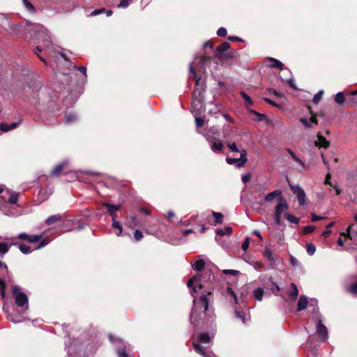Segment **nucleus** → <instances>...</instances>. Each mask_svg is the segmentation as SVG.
Returning a JSON list of instances; mask_svg holds the SVG:
<instances>
[{"mask_svg": "<svg viewBox=\"0 0 357 357\" xmlns=\"http://www.w3.org/2000/svg\"><path fill=\"white\" fill-rule=\"evenodd\" d=\"M213 296V287L208 291L205 290V294L202 295L197 301L194 299V305L197 306L192 308L190 321L191 324L196 328H199L203 324V315L209 310L210 297Z\"/></svg>", "mask_w": 357, "mask_h": 357, "instance_id": "1", "label": "nucleus"}, {"mask_svg": "<svg viewBox=\"0 0 357 357\" xmlns=\"http://www.w3.org/2000/svg\"><path fill=\"white\" fill-rule=\"evenodd\" d=\"M214 280L215 276L212 271L207 270L204 275L197 274L192 277L188 281L187 286L188 288H192V291L196 293L197 292V288L199 289H204L205 288L204 282H207L208 283V287L205 290L208 291L211 287H213V289H214L213 285Z\"/></svg>", "mask_w": 357, "mask_h": 357, "instance_id": "2", "label": "nucleus"}, {"mask_svg": "<svg viewBox=\"0 0 357 357\" xmlns=\"http://www.w3.org/2000/svg\"><path fill=\"white\" fill-rule=\"evenodd\" d=\"M227 146L230 149L231 152H239L241 155L238 158H233L227 157L226 162L229 165L236 164V167L241 168L245 165L247 162V151L245 149L239 150L235 142H227Z\"/></svg>", "mask_w": 357, "mask_h": 357, "instance_id": "3", "label": "nucleus"}, {"mask_svg": "<svg viewBox=\"0 0 357 357\" xmlns=\"http://www.w3.org/2000/svg\"><path fill=\"white\" fill-rule=\"evenodd\" d=\"M17 238L22 241H26L29 243H35L39 242V244L36 248L37 250L45 247L49 243V240L47 238H43V234L36 235L28 234L26 233H20L18 234Z\"/></svg>", "mask_w": 357, "mask_h": 357, "instance_id": "4", "label": "nucleus"}, {"mask_svg": "<svg viewBox=\"0 0 357 357\" xmlns=\"http://www.w3.org/2000/svg\"><path fill=\"white\" fill-rule=\"evenodd\" d=\"M231 47L228 42H224L219 45L215 50V57L220 59H232L234 54L232 52H226Z\"/></svg>", "mask_w": 357, "mask_h": 357, "instance_id": "5", "label": "nucleus"}, {"mask_svg": "<svg viewBox=\"0 0 357 357\" xmlns=\"http://www.w3.org/2000/svg\"><path fill=\"white\" fill-rule=\"evenodd\" d=\"M12 294L15 298L16 305L18 307H23L28 304L27 296L21 291L20 288L18 286H12Z\"/></svg>", "mask_w": 357, "mask_h": 357, "instance_id": "6", "label": "nucleus"}, {"mask_svg": "<svg viewBox=\"0 0 357 357\" xmlns=\"http://www.w3.org/2000/svg\"><path fill=\"white\" fill-rule=\"evenodd\" d=\"M71 172L70 169L68 162L63 161L58 165H56L51 171L50 176L52 177H57L61 176V174H67Z\"/></svg>", "mask_w": 357, "mask_h": 357, "instance_id": "7", "label": "nucleus"}, {"mask_svg": "<svg viewBox=\"0 0 357 357\" xmlns=\"http://www.w3.org/2000/svg\"><path fill=\"white\" fill-rule=\"evenodd\" d=\"M288 182L291 190L296 195L299 206L305 205L306 195L305 191L298 185H293L290 183L289 181Z\"/></svg>", "mask_w": 357, "mask_h": 357, "instance_id": "8", "label": "nucleus"}, {"mask_svg": "<svg viewBox=\"0 0 357 357\" xmlns=\"http://www.w3.org/2000/svg\"><path fill=\"white\" fill-rule=\"evenodd\" d=\"M211 57L207 55L197 56L192 66L195 68L198 67L199 70H205L206 66L209 64L211 61Z\"/></svg>", "mask_w": 357, "mask_h": 357, "instance_id": "9", "label": "nucleus"}, {"mask_svg": "<svg viewBox=\"0 0 357 357\" xmlns=\"http://www.w3.org/2000/svg\"><path fill=\"white\" fill-rule=\"evenodd\" d=\"M316 328L319 336L324 340H326L328 337V329L321 319L317 321Z\"/></svg>", "mask_w": 357, "mask_h": 357, "instance_id": "10", "label": "nucleus"}, {"mask_svg": "<svg viewBox=\"0 0 357 357\" xmlns=\"http://www.w3.org/2000/svg\"><path fill=\"white\" fill-rule=\"evenodd\" d=\"M278 201L280 203L276 206L275 208V213L282 215V213L289 208V206L284 198L280 197Z\"/></svg>", "mask_w": 357, "mask_h": 357, "instance_id": "11", "label": "nucleus"}, {"mask_svg": "<svg viewBox=\"0 0 357 357\" xmlns=\"http://www.w3.org/2000/svg\"><path fill=\"white\" fill-rule=\"evenodd\" d=\"M347 98V107H352L357 105V90L349 93Z\"/></svg>", "mask_w": 357, "mask_h": 357, "instance_id": "12", "label": "nucleus"}, {"mask_svg": "<svg viewBox=\"0 0 357 357\" xmlns=\"http://www.w3.org/2000/svg\"><path fill=\"white\" fill-rule=\"evenodd\" d=\"M317 141L315 142L316 146L319 148H324L327 149L330 146V142L328 141L324 136H322L320 133L317 135Z\"/></svg>", "mask_w": 357, "mask_h": 357, "instance_id": "13", "label": "nucleus"}, {"mask_svg": "<svg viewBox=\"0 0 357 357\" xmlns=\"http://www.w3.org/2000/svg\"><path fill=\"white\" fill-rule=\"evenodd\" d=\"M103 206L107 208V213L112 217V219L116 218V212L120 209L121 206L109 203H104Z\"/></svg>", "mask_w": 357, "mask_h": 357, "instance_id": "14", "label": "nucleus"}, {"mask_svg": "<svg viewBox=\"0 0 357 357\" xmlns=\"http://www.w3.org/2000/svg\"><path fill=\"white\" fill-rule=\"evenodd\" d=\"M282 192L281 190H275L273 192L266 195L264 197V201L266 202H271L277 197L279 199L280 197H282Z\"/></svg>", "mask_w": 357, "mask_h": 357, "instance_id": "15", "label": "nucleus"}, {"mask_svg": "<svg viewBox=\"0 0 357 357\" xmlns=\"http://www.w3.org/2000/svg\"><path fill=\"white\" fill-rule=\"evenodd\" d=\"M308 304L307 298L305 295H302L300 296L298 302V307H297V311H302L305 310Z\"/></svg>", "mask_w": 357, "mask_h": 357, "instance_id": "16", "label": "nucleus"}, {"mask_svg": "<svg viewBox=\"0 0 357 357\" xmlns=\"http://www.w3.org/2000/svg\"><path fill=\"white\" fill-rule=\"evenodd\" d=\"M206 263L204 259H199L197 260L192 266L195 271H202L205 268Z\"/></svg>", "mask_w": 357, "mask_h": 357, "instance_id": "17", "label": "nucleus"}, {"mask_svg": "<svg viewBox=\"0 0 357 357\" xmlns=\"http://www.w3.org/2000/svg\"><path fill=\"white\" fill-rule=\"evenodd\" d=\"M347 96L342 92H338L335 96V101L338 105H342L345 103L347 105Z\"/></svg>", "mask_w": 357, "mask_h": 357, "instance_id": "18", "label": "nucleus"}, {"mask_svg": "<svg viewBox=\"0 0 357 357\" xmlns=\"http://www.w3.org/2000/svg\"><path fill=\"white\" fill-rule=\"evenodd\" d=\"M269 61L271 62V64L270 65L271 68H278L280 70L284 69V64L278 59L271 57L269 58Z\"/></svg>", "mask_w": 357, "mask_h": 357, "instance_id": "19", "label": "nucleus"}, {"mask_svg": "<svg viewBox=\"0 0 357 357\" xmlns=\"http://www.w3.org/2000/svg\"><path fill=\"white\" fill-rule=\"evenodd\" d=\"M290 286L291 290L289 291V296H290L291 301H294L296 300L298 296V289L294 283H291Z\"/></svg>", "mask_w": 357, "mask_h": 357, "instance_id": "20", "label": "nucleus"}, {"mask_svg": "<svg viewBox=\"0 0 357 357\" xmlns=\"http://www.w3.org/2000/svg\"><path fill=\"white\" fill-rule=\"evenodd\" d=\"M13 245L15 246H17L20 250L25 255L29 254L31 252V249L29 246L26 245L24 243H13Z\"/></svg>", "mask_w": 357, "mask_h": 357, "instance_id": "21", "label": "nucleus"}, {"mask_svg": "<svg viewBox=\"0 0 357 357\" xmlns=\"http://www.w3.org/2000/svg\"><path fill=\"white\" fill-rule=\"evenodd\" d=\"M189 70H190V77L193 79L195 80L196 86H197L199 84L201 77H198V76L196 73V70H195V67L192 66V64L190 65Z\"/></svg>", "mask_w": 357, "mask_h": 357, "instance_id": "22", "label": "nucleus"}, {"mask_svg": "<svg viewBox=\"0 0 357 357\" xmlns=\"http://www.w3.org/2000/svg\"><path fill=\"white\" fill-rule=\"evenodd\" d=\"M212 215L215 218L214 225H220L223 222L224 215L222 213L212 211Z\"/></svg>", "mask_w": 357, "mask_h": 357, "instance_id": "23", "label": "nucleus"}, {"mask_svg": "<svg viewBox=\"0 0 357 357\" xmlns=\"http://www.w3.org/2000/svg\"><path fill=\"white\" fill-rule=\"evenodd\" d=\"M61 219V215L60 214L50 215L45 220V224L47 225H52V224L55 223L56 222L59 221Z\"/></svg>", "mask_w": 357, "mask_h": 357, "instance_id": "24", "label": "nucleus"}, {"mask_svg": "<svg viewBox=\"0 0 357 357\" xmlns=\"http://www.w3.org/2000/svg\"><path fill=\"white\" fill-rule=\"evenodd\" d=\"M223 147H224L223 144L219 139H216L215 141H214L211 145V149L214 152L221 151L222 150Z\"/></svg>", "mask_w": 357, "mask_h": 357, "instance_id": "25", "label": "nucleus"}, {"mask_svg": "<svg viewBox=\"0 0 357 357\" xmlns=\"http://www.w3.org/2000/svg\"><path fill=\"white\" fill-rule=\"evenodd\" d=\"M197 341L204 344H208L211 341V337H209L208 333H203L199 335Z\"/></svg>", "mask_w": 357, "mask_h": 357, "instance_id": "26", "label": "nucleus"}, {"mask_svg": "<svg viewBox=\"0 0 357 357\" xmlns=\"http://www.w3.org/2000/svg\"><path fill=\"white\" fill-rule=\"evenodd\" d=\"M232 228L231 227H225V229H218L215 231V233L220 236H222L224 235H230L231 233H232Z\"/></svg>", "mask_w": 357, "mask_h": 357, "instance_id": "27", "label": "nucleus"}, {"mask_svg": "<svg viewBox=\"0 0 357 357\" xmlns=\"http://www.w3.org/2000/svg\"><path fill=\"white\" fill-rule=\"evenodd\" d=\"M264 289L261 287L256 288L254 290V297L256 300L261 301L264 296Z\"/></svg>", "mask_w": 357, "mask_h": 357, "instance_id": "28", "label": "nucleus"}, {"mask_svg": "<svg viewBox=\"0 0 357 357\" xmlns=\"http://www.w3.org/2000/svg\"><path fill=\"white\" fill-rule=\"evenodd\" d=\"M192 346H193L195 351L197 353H198L202 356H205V354H206L205 348L204 347H202L200 344H199L197 342H193Z\"/></svg>", "mask_w": 357, "mask_h": 357, "instance_id": "29", "label": "nucleus"}, {"mask_svg": "<svg viewBox=\"0 0 357 357\" xmlns=\"http://www.w3.org/2000/svg\"><path fill=\"white\" fill-rule=\"evenodd\" d=\"M263 255L266 257L269 261L274 262V257L272 251L268 248H266L264 250Z\"/></svg>", "mask_w": 357, "mask_h": 357, "instance_id": "30", "label": "nucleus"}, {"mask_svg": "<svg viewBox=\"0 0 357 357\" xmlns=\"http://www.w3.org/2000/svg\"><path fill=\"white\" fill-rule=\"evenodd\" d=\"M284 217L287 218V220L289 222H290L291 223H294V224H297V225L299 223V221H300L299 218L289 213H285Z\"/></svg>", "mask_w": 357, "mask_h": 357, "instance_id": "31", "label": "nucleus"}, {"mask_svg": "<svg viewBox=\"0 0 357 357\" xmlns=\"http://www.w3.org/2000/svg\"><path fill=\"white\" fill-rule=\"evenodd\" d=\"M306 250L309 255L312 256L314 254L316 251V247L314 244L311 243H306Z\"/></svg>", "mask_w": 357, "mask_h": 357, "instance_id": "32", "label": "nucleus"}, {"mask_svg": "<svg viewBox=\"0 0 357 357\" xmlns=\"http://www.w3.org/2000/svg\"><path fill=\"white\" fill-rule=\"evenodd\" d=\"M19 194L17 192H12L10 194L8 201L9 203L15 204L18 201Z\"/></svg>", "mask_w": 357, "mask_h": 357, "instance_id": "33", "label": "nucleus"}, {"mask_svg": "<svg viewBox=\"0 0 357 357\" xmlns=\"http://www.w3.org/2000/svg\"><path fill=\"white\" fill-rule=\"evenodd\" d=\"M77 119V115L74 113L70 112L65 115V120L66 123L74 122Z\"/></svg>", "mask_w": 357, "mask_h": 357, "instance_id": "34", "label": "nucleus"}, {"mask_svg": "<svg viewBox=\"0 0 357 357\" xmlns=\"http://www.w3.org/2000/svg\"><path fill=\"white\" fill-rule=\"evenodd\" d=\"M286 151L289 153V155L291 156V158L294 159V160L295 162H296L301 165L303 164L302 160L296 156L295 153L291 149H290L289 148H287Z\"/></svg>", "mask_w": 357, "mask_h": 357, "instance_id": "35", "label": "nucleus"}, {"mask_svg": "<svg viewBox=\"0 0 357 357\" xmlns=\"http://www.w3.org/2000/svg\"><path fill=\"white\" fill-rule=\"evenodd\" d=\"M10 246L6 243H0V255H4L9 250Z\"/></svg>", "mask_w": 357, "mask_h": 357, "instance_id": "36", "label": "nucleus"}, {"mask_svg": "<svg viewBox=\"0 0 357 357\" xmlns=\"http://www.w3.org/2000/svg\"><path fill=\"white\" fill-rule=\"evenodd\" d=\"M241 95L243 97V98L244 99V100L246 102L247 106L252 105L253 102H252L250 97L245 92L241 91Z\"/></svg>", "mask_w": 357, "mask_h": 357, "instance_id": "37", "label": "nucleus"}, {"mask_svg": "<svg viewBox=\"0 0 357 357\" xmlns=\"http://www.w3.org/2000/svg\"><path fill=\"white\" fill-rule=\"evenodd\" d=\"M348 292L354 295L357 294V281L350 284L348 288Z\"/></svg>", "mask_w": 357, "mask_h": 357, "instance_id": "38", "label": "nucleus"}, {"mask_svg": "<svg viewBox=\"0 0 357 357\" xmlns=\"http://www.w3.org/2000/svg\"><path fill=\"white\" fill-rule=\"evenodd\" d=\"M6 282H1V284H0V296H1L2 299H4L6 298Z\"/></svg>", "mask_w": 357, "mask_h": 357, "instance_id": "39", "label": "nucleus"}, {"mask_svg": "<svg viewBox=\"0 0 357 357\" xmlns=\"http://www.w3.org/2000/svg\"><path fill=\"white\" fill-rule=\"evenodd\" d=\"M235 317L245 323V313L243 311H236Z\"/></svg>", "mask_w": 357, "mask_h": 357, "instance_id": "40", "label": "nucleus"}, {"mask_svg": "<svg viewBox=\"0 0 357 357\" xmlns=\"http://www.w3.org/2000/svg\"><path fill=\"white\" fill-rule=\"evenodd\" d=\"M112 220H113L112 227L114 228H115V229H119V234L117 235L119 236L122 233L123 228H122L121 224L119 223V222L116 221L115 220V218H114Z\"/></svg>", "mask_w": 357, "mask_h": 357, "instance_id": "41", "label": "nucleus"}, {"mask_svg": "<svg viewBox=\"0 0 357 357\" xmlns=\"http://www.w3.org/2000/svg\"><path fill=\"white\" fill-rule=\"evenodd\" d=\"M222 273L225 275H232L234 276L238 275L240 274V272L238 271L233 269H225L222 271Z\"/></svg>", "mask_w": 357, "mask_h": 357, "instance_id": "42", "label": "nucleus"}, {"mask_svg": "<svg viewBox=\"0 0 357 357\" xmlns=\"http://www.w3.org/2000/svg\"><path fill=\"white\" fill-rule=\"evenodd\" d=\"M315 230V227L312 225H307L303 228V234H309L312 233Z\"/></svg>", "mask_w": 357, "mask_h": 357, "instance_id": "43", "label": "nucleus"}, {"mask_svg": "<svg viewBox=\"0 0 357 357\" xmlns=\"http://www.w3.org/2000/svg\"><path fill=\"white\" fill-rule=\"evenodd\" d=\"M323 93H324L323 91H320L314 96L312 101L314 104L319 103V102L320 101V100L323 96Z\"/></svg>", "mask_w": 357, "mask_h": 357, "instance_id": "44", "label": "nucleus"}, {"mask_svg": "<svg viewBox=\"0 0 357 357\" xmlns=\"http://www.w3.org/2000/svg\"><path fill=\"white\" fill-rule=\"evenodd\" d=\"M227 34V31L225 27H220L217 31V35L219 37H225Z\"/></svg>", "mask_w": 357, "mask_h": 357, "instance_id": "45", "label": "nucleus"}, {"mask_svg": "<svg viewBox=\"0 0 357 357\" xmlns=\"http://www.w3.org/2000/svg\"><path fill=\"white\" fill-rule=\"evenodd\" d=\"M226 290H227V293L228 294H229L234 298V300L235 301L236 303H237V296L235 294V292L234 291V290L232 289V288L231 287H227Z\"/></svg>", "mask_w": 357, "mask_h": 357, "instance_id": "46", "label": "nucleus"}, {"mask_svg": "<svg viewBox=\"0 0 357 357\" xmlns=\"http://www.w3.org/2000/svg\"><path fill=\"white\" fill-rule=\"evenodd\" d=\"M143 234L141 231L139 230H135V231L134 232V238L137 241H139L140 240H142L143 238Z\"/></svg>", "mask_w": 357, "mask_h": 357, "instance_id": "47", "label": "nucleus"}, {"mask_svg": "<svg viewBox=\"0 0 357 357\" xmlns=\"http://www.w3.org/2000/svg\"><path fill=\"white\" fill-rule=\"evenodd\" d=\"M23 3L24 4V6H26V8L30 10V11H34L35 10V8L33 6V5L29 2V0H23Z\"/></svg>", "mask_w": 357, "mask_h": 357, "instance_id": "48", "label": "nucleus"}, {"mask_svg": "<svg viewBox=\"0 0 357 357\" xmlns=\"http://www.w3.org/2000/svg\"><path fill=\"white\" fill-rule=\"evenodd\" d=\"M42 49L40 46H37L35 49L34 52L38 55V57L40 59L41 61H43L45 64H47L46 60L41 56L38 54V52H41Z\"/></svg>", "mask_w": 357, "mask_h": 357, "instance_id": "49", "label": "nucleus"}, {"mask_svg": "<svg viewBox=\"0 0 357 357\" xmlns=\"http://www.w3.org/2000/svg\"><path fill=\"white\" fill-rule=\"evenodd\" d=\"M105 11H106L105 8L96 9L93 12L91 13L89 16H96L98 15L105 13Z\"/></svg>", "mask_w": 357, "mask_h": 357, "instance_id": "50", "label": "nucleus"}, {"mask_svg": "<svg viewBox=\"0 0 357 357\" xmlns=\"http://www.w3.org/2000/svg\"><path fill=\"white\" fill-rule=\"evenodd\" d=\"M250 245V238L246 237L244 242L242 243L241 248L244 251H246L249 247Z\"/></svg>", "mask_w": 357, "mask_h": 357, "instance_id": "51", "label": "nucleus"}, {"mask_svg": "<svg viewBox=\"0 0 357 357\" xmlns=\"http://www.w3.org/2000/svg\"><path fill=\"white\" fill-rule=\"evenodd\" d=\"M310 114L312 115V116L310 119V124L311 123H314L315 125H317L318 124V121L317 119V116H318V114H314L312 112H310Z\"/></svg>", "mask_w": 357, "mask_h": 357, "instance_id": "52", "label": "nucleus"}, {"mask_svg": "<svg viewBox=\"0 0 357 357\" xmlns=\"http://www.w3.org/2000/svg\"><path fill=\"white\" fill-rule=\"evenodd\" d=\"M195 123H196V126L197 128H201L204 126V120L202 118L196 117Z\"/></svg>", "mask_w": 357, "mask_h": 357, "instance_id": "53", "label": "nucleus"}, {"mask_svg": "<svg viewBox=\"0 0 357 357\" xmlns=\"http://www.w3.org/2000/svg\"><path fill=\"white\" fill-rule=\"evenodd\" d=\"M300 121H301V123H303V125L305 127L308 128H312V125L310 124V121H307L305 118H301Z\"/></svg>", "mask_w": 357, "mask_h": 357, "instance_id": "54", "label": "nucleus"}, {"mask_svg": "<svg viewBox=\"0 0 357 357\" xmlns=\"http://www.w3.org/2000/svg\"><path fill=\"white\" fill-rule=\"evenodd\" d=\"M311 218H311V221L312 222H317V221H319V220H324V219L326 218L324 217L317 215L314 213H312L311 214Z\"/></svg>", "mask_w": 357, "mask_h": 357, "instance_id": "55", "label": "nucleus"}, {"mask_svg": "<svg viewBox=\"0 0 357 357\" xmlns=\"http://www.w3.org/2000/svg\"><path fill=\"white\" fill-rule=\"evenodd\" d=\"M0 129L3 132H8V131L10 130V128H9V125H8L6 123H1L0 124Z\"/></svg>", "mask_w": 357, "mask_h": 357, "instance_id": "56", "label": "nucleus"}, {"mask_svg": "<svg viewBox=\"0 0 357 357\" xmlns=\"http://www.w3.org/2000/svg\"><path fill=\"white\" fill-rule=\"evenodd\" d=\"M227 39L229 40V41H232V42H240V43H243L244 40L239 38V37H237V36H229L227 38Z\"/></svg>", "mask_w": 357, "mask_h": 357, "instance_id": "57", "label": "nucleus"}, {"mask_svg": "<svg viewBox=\"0 0 357 357\" xmlns=\"http://www.w3.org/2000/svg\"><path fill=\"white\" fill-rule=\"evenodd\" d=\"M119 357H128V354L125 349H119L117 351Z\"/></svg>", "mask_w": 357, "mask_h": 357, "instance_id": "58", "label": "nucleus"}, {"mask_svg": "<svg viewBox=\"0 0 357 357\" xmlns=\"http://www.w3.org/2000/svg\"><path fill=\"white\" fill-rule=\"evenodd\" d=\"M51 40H50V38L48 36H46V37L43 39V45L44 46H45L46 47H50L51 45Z\"/></svg>", "mask_w": 357, "mask_h": 357, "instance_id": "59", "label": "nucleus"}, {"mask_svg": "<svg viewBox=\"0 0 357 357\" xmlns=\"http://www.w3.org/2000/svg\"><path fill=\"white\" fill-rule=\"evenodd\" d=\"M204 48L206 50L207 48L210 49V50H213V43L212 41L211 40H208L206 41L204 44Z\"/></svg>", "mask_w": 357, "mask_h": 357, "instance_id": "60", "label": "nucleus"}, {"mask_svg": "<svg viewBox=\"0 0 357 357\" xmlns=\"http://www.w3.org/2000/svg\"><path fill=\"white\" fill-rule=\"evenodd\" d=\"M281 215L274 214V221L277 225H281Z\"/></svg>", "mask_w": 357, "mask_h": 357, "instance_id": "61", "label": "nucleus"}, {"mask_svg": "<svg viewBox=\"0 0 357 357\" xmlns=\"http://www.w3.org/2000/svg\"><path fill=\"white\" fill-rule=\"evenodd\" d=\"M264 100L266 102L268 103L269 105H271L273 107H279V105L275 102L273 101L272 100H271L268 98H264Z\"/></svg>", "mask_w": 357, "mask_h": 357, "instance_id": "62", "label": "nucleus"}, {"mask_svg": "<svg viewBox=\"0 0 357 357\" xmlns=\"http://www.w3.org/2000/svg\"><path fill=\"white\" fill-rule=\"evenodd\" d=\"M250 179H251V175L250 174L243 175L242 177V181L244 183L249 182L250 181Z\"/></svg>", "mask_w": 357, "mask_h": 357, "instance_id": "63", "label": "nucleus"}, {"mask_svg": "<svg viewBox=\"0 0 357 357\" xmlns=\"http://www.w3.org/2000/svg\"><path fill=\"white\" fill-rule=\"evenodd\" d=\"M139 211L141 213H144V215H150V213H151L150 210H149V209H148V208H143V207H142V208H139Z\"/></svg>", "mask_w": 357, "mask_h": 357, "instance_id": "64", "label": "nucleus"}]
</instances>
